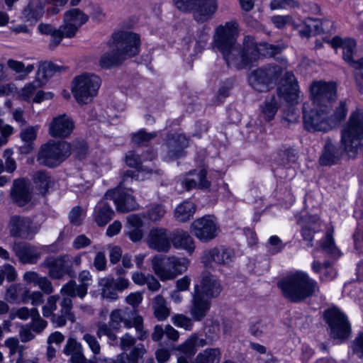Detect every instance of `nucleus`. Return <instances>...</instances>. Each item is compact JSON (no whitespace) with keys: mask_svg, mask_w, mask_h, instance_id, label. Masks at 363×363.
Here are the masks:
<instances>
[{"mask_svg":"<svg viewBox=\"0 0 363 363\" xmlns=\"http://www.w3.org/2000/svg\"><path fill=\"white\" fill-rule=\"evenodd\" d=\"M340 143L342 149L329 138H326L319 157L321 166L330 167L337 164L343 152L355 154L363 145V113L359 111L351 113L346 125L341 130Z\"/></svg>","mask_w":363,"mask_h":363,"instance_id":"obj_1","label":"nucleus"},{"mask_svg":"<svg viewBox=\"0 0 363 363\" xmlns=\"http://www.w3.org/2000/svg\"><path fill=\"white\" fill-rule=\"evenodd\" d=\"M281 49L268 43L258 44L252 35H245L242 43H237L223 54L228 67L237 70L250 69L258 62L261 55L273 57Z\"/></svg>","mask_w":363,"mask_h":363,"instance_id":"obj_2","label":"nucleus"},{"mask_svg":"<svg viewBox=\"0 0 363 363\" xmlns=\"http://www.w3.org/2000/svg\"><path fill=\"white\" fill-rule=\"evenodd\" d=\"M126 309H114L109 315V320L108 323H99L97 325L96 334L99 337L106 336L109 340L110 344H113L117 340V336L115 331L119 330L121 323H123L124 327L130 328L134 327L138 333V338L140 340H145L148 333L143 329V320L140 315L130 319L128 316Z\"/></svg>","mask_w":363,"mask_h":363,"instance_id":"obj_3","label":"nucleus"},{"mask_svg":"<svg viewBox=\"0 0 363 363\" xmlns=\"http://www.w3.org/2000/svg\"><path fill=\"white\" fill-rule=\"evenodd\" d=\"M278 286L284 297L294 303L301 302L319 291L317 281L302 271L287 276L278 282Z\"/></svg>","mask_w":363,"mask_h":363,"instance_id":"obj_4","label":"nucleus"},{"mask_svg":"<svg viewBox=\"0 0 363 363\" xmlns=\"http://www.w3.org/2000/svg\"><path fill=\"white\" fill-rule=\"evenodd\" d=\"M72 308V301L69 297L60 298L59 295H52L48 298L42 313L44 317L50 318L55 327H62L67 320L75 322V315Z\"/></svg>","mask_w":363,"mask_h":363,"instance_id":"obj_5","label":"nucleus"},{"mask_svg":"<svg viewBox=\"0 0 363 363\" xmlns=\"http://www.w3.org/2000/svg\"><path fill=\"white\" fill-rule=\"evenodd\" d=\"M154 273L162 281L172 280L184 273L189 265V259L186 257L169 256L164 259L161 255H155L151 259Z\"/></svg>","mask_w":363,"mask_h":363,"instance_id":"obj_6","label":"nucleus"},{"mask_svg":"<svg viewBox=\"0 0 363 363\" xmlns=\"http://www.w3.org/2000/svg\"><path fill=\"white\" fill-rule=\"evenodd\" d=\"M173 2L179 11L191 13L194 19L201 23L211 20L218 8V0H174Z\"/></svg>","mask_w":363,"mask_h":363,"instance_id":"obj_7","label":"nucleus"},{"mask_svg":"<svg viewBox=\"0 0 363 363\" xmlns=\"http://www.w3.org/2000/svg\"><path fill=\"white\" fill-rule=\"evenodd\" d=\"M323 318L328 325L327 331L330 337L342 343L350 337L351 325L346 315L336 307L325 310Z\"/></svg>","mask_w":363,"mask_h":363,"instance_id":"obj_8","label":"nucleus"},{"mask_svg":"<svg viewBox=\"0 0 363 363\" xmlns=\"http://www.w3.org/2000/svg\"><path fill=\"white\" fill-rule=\"evenodd\" d=\"M71 153L70 144L65 141H50L43 145L38 152L37 161L42 165L55 167Z\"/></svg>","mask_w":363,"mask_h":363,"instance_id":"obj_9","label":"nucleus"},{"mask_svg":"<svg viewBox=\"0 0 363 363\" xmlns=\"http://www.w3.org/2000/svg\"><path fill=\"white\" fill-rule=\"evenodd\" d=\"M100 85L101 79L97 75L84 73L74 79L72 91L79 104H88L96 96Z\"/></svg>","mask_w":363,"mask_h":363,"instance_id":"obj_10","label":"nucleus"},{"mask_svg":"<svg viewBox=\"0 0 363 363\" xmlns=\"http://www.w3.org/2000/svg\"><path fill=\"white\" fill-rule=\"evenodd\" d=\"M239 26L236 21H230L218 26L213 35L214 48L223 55L237 44Z\"/></svg>","mask_w":363,"mask_h":363,"instance_id":"obj_11","label":"nucleus"},{"mask_svg":"<svg viewBox=\"0 0 363 363\" xmlns=\"http://www.w3.org/2000/svg\"><path fill=\"white\" fill-rule=\"evenodd\" d=\"M306 104L303 106V121L304 128L312 132H326L332 129V123L329 121L330 111L315 106L308 110Z\"/></svg>","mask_w":363,"mask_h":363,"instance_id":"obj_12","label":"nucleus"},{"mask_svg":"<svg viewBox=\"0 0 363 363\" xmlns=\"http://www.w3.org/2000/svg\"><path fill=\"white\" fill-rule=\"evenodd\" d=\"M111 43L127 58L134 57L139 53L140 38L135 33L119 30L113 33Z\"/></svg>","mask_w":363,"mask_h":363,"instance_id":"obj_13","label":"nucleus"},{"mask_svg":"<svg viewBox=\"0 0 363 363\" xmlns=\"http://www.w3.org/2000/svg\"><path fill=\"white\" fill-rule=\"evenodd\" d=\"M311 94L315 106L330 110L336 100V86L330 82H314L311 86Z\"/></svg>","mask_w":363,"mask_h":363,"instance_id":"obj_14","label":"nucleus"},{"mask_svg":"<svg viewBox=\"0 0 363 363\" xmlns=\"http://www.w3.org/2000/svg\"><path fill=\"white\" fill-rule=\"evenodd\" d=\"M46 247H39L25 241H15L11 245V250L22 264H36L42 257L41 250Z\"/></svg>","mask_w":363,"mask_h":363,"instance_id":"obj_15","label":"nucleus"},{"mask_svg":"<svg viewBox=\"0 0 363 363\" xmlns=\"http://www.w3.org/2000/svg\"><path fill=\"white\" fill-rule=\"evenodd\" d=\"M190 229L199 240L208 242L217 237L219 227L213 217L206 216L195 220Z\"/></svg>","mask_w":363,"mask_h":363,"instance_id":"obj_16","label":"nucleus"},{"mask_svg":"<svg viewBox=\"0 0 363 363\" xmlns=\"http://www.w3.org/2000/svg\"><path fill=\"white\" fill-rule=\"evenodd\" d=\"M32 224V220L28 218L13 216L8 225L9 234L13 238L31 240L38 232V228Z\"/></svg>","mask_w":363,"mask_h":363,"instance_id":"obj_17","label":"nucleus"},{"mask_svg":"<svg viewBox=\"0 0 363 363\" xmlns=\"http://www.w3.org/2000/svg\"><path fill=\"white\" fill-rule=\"evenodd\" d=\"M188 139L182 134H170L162 147L164 160L169 162L184 155V149L188 146Z\"/></svg>","mask_w":363,"mask_h":363,"instance_id":"obj_18","label":"nucleus"},{"mask_svg":"<svg viewBox=\"0 0 363 363\" xmlns=\"http://www.w3.org/2000/svg\"><path fill=\"white\" fill-rule=\"evenodd\" d=\"M123 189L116 187L108 190L105 194V199L113 201L118 212L127 213L137 210L139 205L135 197L124 191Z\"/></svg>","mask_w":363,"mask_h":363,"instance_id":"obj_19","label":"nucleus"},{"mask_svg":"<svg viewBox=\"0 0 363 363\" xmlns=\"http://www.w3.org/2000/svg\"><path fill=\"white\" fill-rule=\"evenodd\" d=\"M89 16L79 9H72L64 14V23L62 30L65 38H72L79 28L87 22Z\"/></svg>","mask_w":363,"mask_h":363,"instance_id":"obj_20","label":"nucleus"},{"mask_svg":"<svg viewBox=\"0 0 363 363\" xmlns=\"http://www.w3.org/2000/svg\"><path fill=\"white\" fill-rule=\"evenodd\" d=\"M221 291L222 286L217 278L209 272H204L201 274L200 284L195 286L194 293L211 300L218 296Z\"/></svg>","mask_w":363,"mask_h":363,"instance_id":"obj_21","label":"nucleus"},{"mask_svg":"<svg viewBox=\"0 0 363 363\" xmlns=\"http://www.w3.org/2000/svg\"><path fill=\"white\" fill-rule=\"evenodd\" d=\"M282 82V84L277 88L279 96L284 99L289 104H297L299 99L300 91L298 82L294 73L292 72H286Z\"/></svg>","mask_w":363,"mask_h":363,"instance_id":"obj_22","label":"nucleus"},{"mask_svg":"<svg viewBox=\"0 0 363 363\" xmlns=\"http://www.w3.org/2000/svg\"><path fill=\"white\" fill-rule=\"evenodd\" d=\"M146 242L150 249L158 252H168L171 249V237L165 228H152L147 235Z\"/></svg>","mask_w":363,"mask_h":363,"instance_id":"obj_23","label":"nucleus"},{"mask_svg":"<svg viewBox=\"0 0 363 363\" xmlns=\"http://www.w3.org/2000/svg\"><path fill=\"white\" fill-rule=\"evenodd\" d=\"M234 257L233 251L223 247H214L205 250L201 257V262L205 267L211 266L212 262L222 265H229Z\"/></svg>","mask_w":363,"mask_h":363,"instance_id":"obj_24","label":"nucleus"},{"mask_svg":"<svg viewBox=\"0 0 363 363\" xmlns=\"http://www.w3.org/2000/svg\"><path fill=\"white\" fill-rule=\"evenodd\" d=\"M10 195L19 206H24L28 203L33 196V189L29 181L24 178L13 180Z\"/></svg>","mask_w":363,"mask_h":363,"instance_id":"obj_25","label":"nucleus"},{"mask_svg":"<svg viewBox=\"0 0 363 363\" xmlns=\"http://www.w3.org/2000/svg\"><path fill=\"white\" fill-rule=\"evenodd\" d=\"M68 257L64 256H48L41 263V267L48 269V275L54 279H62L68 272L67 262Z\"/></svg>","mask_w":363,"mask_h":363,"instance_id":"obj_26","label":"nucleus"},{"mask_svg":"<svg viewBox=\"0 0 363 363\" xmlns=\"http://www.w3.org/2000/svg\"><path fill=\"white\" fill-rule=\"evenodd\" d=\"M74 128L72 120L66 115L58 116L49 125V134L53 138H65L71 135Z\"/></svg>","mask_w":363,"mask_h":363,"instance_id":"obj_27","label":"nucleus"},{"mask_svg":"<svg viewBox=\"0 0 363 363\" xmlns=\"http://www.w3.org/2000/svg\"><path fill=\"white\" fill-rule=\"evenodd\" d=\"M211 306V300L193 293L189 313L194 321H201L208 313Z\"/></svg>","mask_w":363,"mask_h":363,"instance_id":"obj_28","label":"nucleus"},{"mask_svg":"<svg viewBox=\"0 0 363 363\" xmlns=\"http://www.w3.org/2000/svg\"><path fill=\"white\" fill-rule=\"evenodd\" d=\"M171 244L174 248L184 250L191 255L195 250V242L190 234L182 229L174 230L171 235Z\"/></svg>","mask_w":363,"mask_h":363,"instance_id":"obj_29","label":"nucleus"},{"mask_svg":"<svg viewBox=\"0 0 363 363\" xmlns=\"http://www.w3.org/2000/svg\"><path fill=\"white\" fill-rule=\"evenodd\" d=\"M108 199H105L104 195L103 199L96 203L94 209L93 216L98 226H105L112 220L115 215L114 211L107 201Z\"/></svg>","mask_w":363,"mask_h":363,"instance_id":"obj_30","label":"nucleus"},{"mask_svg":"<svg viewBox=\"0 0 363 363\" xmlns=\"http://www.w3.org/2000/svg\"><path fill=\"white\" fill-rule=\"evenodd\" d=\"M44 11L43 0H30L21 11V18L25 21L35 23L43 17Z\"/></svg>","mask_w":363,"mask_h":363,"instance_id":"obj_31","label":"nucleus"},{"mask_svg":"<svg viewBox=\"0 0 363 363\" xmlns=\"http://www.w3.org/2000/svg\"><path fill=\"white\" fill-rule=\"evenodd\" d=\"M250 86L257 91L266 92L269 90L271 85L262 67L252 70L248 75Z\"/></svg>","mask_w":363,"mask_h":363,"instance_id":"obj_32","label":"nucleus"},{"mask_svg":"<svg viewBox=\"0 0 363 363\" xmlns=\"http://www.w3.org/2000/svg\"><path fill=\"white\" fill-rule=\"evenodd\" d=\"M330 43L334 48H342V58L350 65L355 52L356 43L354 40L351 38L343 40L338 36H335L332 39Z\"/></svg>","mask_w":363,"mask_h":363,"instance_id":"obj_33","label":"nucleus"},{"mask_svg":"<svg viewBox=\"0 0 363 363\" xmlns=\"http://www.w3.org/2000/svg\"><path fill=\"white\" fill-rule=\"evenodd\" d=\"M38 30L43 35L51 36L49 43V48L50 50H54L57 48L60 44L62 38H65L64 31L62 30V26L58 29H56L51 24L41 23L38 25Z\"/></svg>","mask_w":363,"mask_h":363,"instance_id":"obj_34","label":"nucleus"},{"mask_svg":"<svg viewBox=\"0 0 363 363\" xmlns=\"http://www.w3.org/2000/svg\"><path fill=\"white\" fill-rule=\"evenodd\" d=\"M111 50L101 55L99 65L103 69H110L117 67L126 59L111 43H109Z\"/></svg>","mask_w":363,"mask_h":363,"instance_id":"obj_35","label":"nucleus"},{"mask_svg":"<svg viewBox=\"0 0 363 363\" xmlns=\"http://www.w3.org/2000/svg\"><path fill=\"white\" fill-rule=\"evenodd\" d=\"M63 352L66 355H70L69 362L71 363H84L85 357L83 353V349L79 342L74 338H69L67 340L64 347Z\"/></svg>","mask_w":363,"mask_h":363,"instance_id":"obj_36","label":"nucleus"},{"mask_svg":"<svg viewBox=\"0 0 363 363\" xmlns=\"http://www.w3.org/2000/svg\"><path fill=\"white\" fill-rule=\"evenodd\" d=\"M209 30L210 28L203 26V28L198 31L197 38L196 39H189L187 42V50L191 51L192 48L193 52L190 55H196L203 51L207 42L209 39Z\"/></svg>","mask_w":363,"mask_h":363,"instance_id":"obj_37","label":"nucleus"},{"mask_svg":"<svg viewBox=\"0 0 363 363\" xmlns=\"http://www.w3.org/2000/svg\"><path fill=\"white\" fill-rule=\"evenodd\" d=\"M278 111L277 101L275 96L267 98L260 106L259 118L261 121L269 122L274 118Z\"/></svg>","mask_w":363,"mask_h":363,"instance_id":"obj_38","label":"nucleus"},{"mask_svg":"<svg viewBox=\"0 0 363 363\" xmlns=\"http://www.w3.org/2000/svg\"><path fill=\"white\" fill-rule=\"evenodd\" d=\"M195 211V204L192 201H186L176 208L174 216L179 222L184 223L193 217Z\"/></svg>","mask_w":363,"mask_h":363,"instance_id":"obj_39","label":"nucleus"},{"mask_svg":"<svg viewBox=\"0 0 363 363\" xmlns=\"http://www.w3.org/2000/svg\"><path fill=\"white\" fill-rule=\"evenodd\" d=\"M62 67L57 66L52 62H40L36 74V79L42 82V85L45 83L48 78L51 77L55 72H60Z\"/></svg>","mask_w":363,"mask_h":363,"instance_id":"obj_40","label":"nucleus"},{"mask_svg":"<svg viewBox=\"0 0 363 363\" xmlns=\"http://www.w3.org/2000/svg\"><path fill=\"white\" fill-rule=\"evenodd\" d=\"M220 348H207L197 354L194 363H220Z\"/></svg>","mask_w":363,"mask_h":363,"instance_id":"obj_41","label":"nucleus"},{"mask_svg":"<svg viewBox=\"0 0 363 363\" xmlns=\"http://www.w3.org/2000/svg\"><path fill=\"white\" fill-rule=\"evenodd\" d=\"M33 180L41 194H45L52 184L49 173L46 171L39 170L33 174Z\"/></svg>","mask_w":363,"mask_h":363,"instance_id":"obj_42","label":"nucleus"},{"mask_svg":"<svg viewBox=\"0 0 363 363\" xmlns=\"http://www.w3.org/2000/svg\"><path fill=\"white\" fill-rule=\"evenodd\" d=\"M271 87L276 84L279 77L283 74L286 66L285 64L278 65L276 63L268 64L262 66Z\"/></svg>","mask_w":363,"mask_h":363,"instance_id":"obj_43","label":"nucleus"},{"mask_svg":"<svg viewBox=\"0 0 363 363\" xmlns=\"http://www.w3.org/2000/svg\"><path fill=\"white\" fill-rule=\"evenodd\" d=\"M112 282L111 280H109L108 277L101 278L99 281V286L104 298L115 301L118 298L117 294L118 291L115 289L113 285L111 284Z\"/></svg>","mask_w":363,"mask_h":363,"instance_id":"obj_44","label":"nucleus"},{"mask_svg":"<svg viewBox=\"0 0 363 363\" xmlns=\"http://www.w3.org/2000/svg\"><path fill=\"white\" fill-rule=\"evenodd\" d=\"M153 309L155 317L159 320H165L169 315V310L166 306V301L161 295H157L153 301Z\"/></svg>","mask_w":363,"mask_h":363,"instance_id":"obj_45","label":"nucleus"},{"mask_svg":"<svg viewBox=\"0 0 363 363\" xmlns=\"http://www.w3.org/2000/svg\"><path fill=\"white\" fill-rule=\"evenodd\" d=\"M320 248L323 252L334 257H338L340 252L335 245L332 234L328 232L325 235V240L322 242Z\"/></svg>","mask_w":363,"mask_h":363,"instance_id":"obj_46","label":"nucleus"},{"mask_svg":"<svg viewBox=\"0 0 363 363\" xmlns=\"http://www.w3.org/2000/svg\"><path fill=\"white\" fill-rule=\"evenodd\" d=\"M347 113V102L346 101H341L333 114L329 117V121L332 123V128L343 121L346 118Z\"/></svg>","mask_w":363,"mask_h":363,"instance_id":"obj_47","label":"nucleus"},{"mask_svg":"<svg viewBox=\"0 0 363 363\" xmlns=\"http://www.w3.org/2000/svg\"><path fill=\"white\" fill-rule=\"evenodd\" d=\"M79 281L81 282L78 285V296L83 298L87 294V288L91 284V275L87 270L82 271L78 277Z\"/></svg>","mask_w":363,"mask_h":363,"instance_id":"obj_48","label":"nucleus"},{"mask_svg":"<svg viewBox=\"0 0 363 363\" xmlns=\"http://www.w3.org/2000/svg\"><path fill=\"white\" fill-rule=\"evenodd\" d=\"M272 328V324L266 320H258L250 326V332L255 337H261L268 333Z\"/></svg>","mask_w":363,"mask_h":363,"instance_id":"obj_49","label":"nucleus"},{"mask_svg":"<svg viewBox=\"0 0 363 363\" xmlns=\"http://www.w3.org/2000/svg\"><path fill=\"white\" fill-rule=\"evenodd\" d=\"M32 322L28 325L33 331L39 334L46 328L48 323L43 320L36 308H33Z\"/></svg>","mask_w":363,"mask_h":363,"instance_id":"obj_50","label":"nucleus"},{"mask_svg":"<svg viewBox=\"0 0 363 363\" xmlns=\"http://www.w3.org/2000/svg\"><path fill=\"white\" fill-rule=\"evenodd\" d=\"M204 332L206 337L210 343L216 340L219 337L220 325L217 320H211V323H206Z\"/></svg>","mask_w":363,"mask_h":363,"instance_id":"obj_51","label":"nucleus"},{"mask_svg":"<svg viewBox=\"0 0 363 363\" xmlns=\"http://www.w3.org/2000/svg\"><path fill=\"white\" fill-rule=\"evenodd\" d=\"M166 210L163 205L155 203L152 204L147 211V216L152 221L160 220L165 214Z\"/></svg>","mask_w":363,"mask_h":363,"instance_id":"obj_52","label":"nucleus"},{"mask_svg":"<svg viewBox=\"0 0 363 363\" xmlns=\"http://www.w3.org/2000/svg\"><path fill=\"white\" fill-rule=\"evenodd\" d=\"M177 350L189 358L194 356L197 351L196 345L191 336L180 345Z\"/></svg>","mask_w":363,"mask_h":363,"instance_id":"obj_53","label":"nucleus"},{"mask_svg":"<svg viewBox=\"0 0 363 363\" xmlns=\"http://www.w3.org/2000/svg\"><path fill=\"white\" fill-rule=\"evenodd\" d=\"M29 300H31V303L33 306H38L43 302V295L42 292L36 291L30 294L28 289L23 290V296L22 298L23 303H27Z\"/></svg>","mask_w":363,"mask_h":363,"instance_id":"obj_54","label":"nucleus"},{"mask_svg":"<svg viewBox=\"0 0 363 363\" xmlns=\"http://www.w3.org/2000/svg\"><path fill=\"white\" fill-rule=\"evenodd\" d=\"M156 136V132L147 133L145 130H140L138 132L133 134L132 141L135 144L140 145L151 140Z\"/></svg>","mask_w":363,"mask_h":363,"instance_id":"obj_55","label":"nucleus"},{"mask_svg":"<svg viewBox=\"0 0 363 363\" xmlns=\"http://www.w3.org/2000/svg\"><path fill=\"white\" fill-rule=\"evenodd\" d=\"M42 82L38 81L36 79L31 83L26 85L21 90V96L26 101L30 100V99L33 96V94L36 91L37 89L40 88L42 86Z\"/></svg>","mask_w":363,"mask_h":363,"instance_id":"obj_56","label":"nucleus"},{"mask_svg":"<svg viewBox=\"0 0 363 363\" xmlns=\"http://www.w3.org/2000/svg\"><path fill=\"white\" fill-rule=\"evenodd\" d=\"M60 294L65 297H69L70 299L78 296V285L75 281L70 280L69 282L62 286L60 289Z\"/></svg>","mask_w":363,"mask_h":363,"instance_id":"obj_57","label":"nucleus"},{"mask_svg":"<svg viewBox=\"0 0 363 363\" xmlns=\"http://www.w3.org/2000/svg\"><path fill=\"white\" fill-rule=\"evenodd\" d=\"M19 284H13L7 290L6 296L7 299L11 302H16L18 300V297L21 296V298L23 296V290Z\"/></svg>","mask_w":363,"mask_h":363,"instance_id":"obj_58","label":"nucleus"},{"mask_svg":"<svg viewBox=\"0 0 363 363\" xmlns=\"http://www.w3.org/2000/svg\"><path fill=\"white\" fill-rule=\"evenodd\" d=\"M125 162L128 166L138 170L142 169V160L140 156L135 151H128L125 155Z\"/></svg>","mask_w":363,"mask_h":363,"instance_id":"obj_59","label":"nucleus"},{"mask_svg":"<svg viewBox=\"0 0 363 363\" xmlns=\"http://www.w3.org/2000/svg\"><path fill=\"white\" fill-rule=\"evenodd\" d=\"M173 323L176 326L183 328L186 330H191L193 326L191 319L182 314L175 315L173 318Z\"/></svg>","mask_w":363,"mask_h":363,"instance_id":"obj_60","label":"nucleus"},{"mask_svg":"<svg viewBox=\"0 0 363 363\" xmlns=\"http://www.w3.org/2000/svg\"><path fill=\"white\" fill-rule=\"evenodd\" d=\"M83 209L80 206L74 207L69 214V219L72 224L79 225L82 223Z\"/></svg>","mask_w":363,"mask_h":363,"instance_id":"obj_61","label":"nucleus"},{"mask_svg":"<svg viewBox=\"0 0 363 363\" xmlns=\"http://www.w3.org/2000/svg\"><path fill=\"white\" fill-rule=\"evenodd\" d=\"M83 340L89 345L94 355H97L100 353V345L94 336L90 334H85L83 337Z\"/></svg>","mask_w":363,"mask_h":363,"instance_id":"obj_62","label":"nucleus"},{"mask_svg":"<svg viewBox=\"0 0 363 363\" xmlns=\"http://www.w3.org/2000/svg\"><path fill=\"white\" fill-rule=\"evenodd\" d=\"M93 264L98 271L106 270L107 267V260L105 253L103 252H98L94 257Z\"/></svg>","mask_w":363,"mask_h":363,"instance_id":"obj_63","label":"nucleus"},{"mask_svg":"<svg viewBox=\"0 0 363 363\" xmlns=\"http://www.w3.org/2000/svg\"><path fill=\"white\" fill-rule=\"evenodd\" d=\"M20 135L23 142L33 143V141L36 138L37 130L35 127L30 126L23 129Z\"/></svg>","mask_w":363,"mask_h":363,"instance_id":"obj_64","label":"nucleus"}]
</instances>
